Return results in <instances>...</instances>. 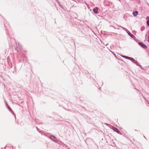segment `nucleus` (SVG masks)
<instances>
[{
    "label": "nucleus",
    "instance_id": "f03ea898",
    "mask_svg": "<svg viewBox=\"0 0 149 149\" xmlns=\"http://www.w3.org/2000/svg\"><path fill=\"white\" fill-rule=\"evenodd\" d=\"M139 44L143 48H146L147 47L146 46L144 43L142 42H139Z\"/></svg>",
    "mask_w": 149,
    "mask_h": 149
},
{
    "label": "nucleus",
    "instance_id": "39448f33",
    "mask_svg": "<svg viewBox=\"0 0 149 149\" xmlns=\"http://www.w3.org/2000/svg\"><path fill=\"white\" fill-rule=\"evenodd\" d=\"M126 58H127V59L130 60H131L132 61H134V59H133V58L128 57V56H127L126 57Z\"/></svg>",
    "mask_w": 149,
    "mask_h": 149
},
{
    "label": "nucleus",
    "instance_id": "423d86ee",
    "mask_svg": "<svg viewBox=\"0 0 149 149\" xmlns=\"http://www.w3.org/2000/svg\"><path fill=\"white\" fill-rule=\"evenodd\" d=\"M146 22L147 25L149 26V21H147Z\"/></svg>",
    "mask_w": 149,
    "mask_h": 149
},
{
    "label": "nucleus",
    "instance_id": "f257e3e1",
    "mask_svg": "<svg viewBox=\"0 0 149 149\" xmlns=\"http://www.w3.org/2000/svg\"><path fill=\"white\" fill-rule=\"evenodd\" d=\"M98 8L97 7H95L93 9V10L95 14H97L98 13Z\"/></svg>",
    "mask_w": 149,
    "mask_h": 149
},
{
    "label": "nucleus",
    "instance_id": "20e7f679",
    "mask_svg": "<svg viewBox=\"0 0 149 149\" xmlns=\"http://www.w3.org/2000/svg\"><path fill=\"white\" fill-rule=\"evenodd\" d=\"M138 13V12L137 11H135L133 13V15L135 17L136 16Z\"/></svg>",
    "mask_w": 149,
    "mask_h": 149
},
{
    "label": "nucleus",
    "instance_id": "7ed1b4c3",
    "mask_svg": "<svg viewBox=\"0 0 149 149\" xmlns=\"http://www.w3.org/2000/svg\"><path fill=\"white\" fill-rule=\"evenodd\" d=\"M50 138L53 141H56V138L53 136H50Z\"/></svg>",
    "mask_w": 149,
    "mask_h": 149
},
{
    "label": "nucleus",
    "instance_id": "0eeeda50",
    "mask_svg": "<svg viewBox=\"0 0 149 149\" xmlns=\"http://www.w3.org/2000/svg\"><path fill=\"white\" fill-rule=\"evenodd\" d=\"M122 57H123L124 58H126V57H127L126 56H122Z\"/></svg>",
    "mask_w": 149,
    "mask_h": 149
}]
</instances>
